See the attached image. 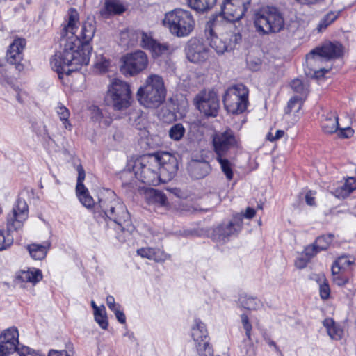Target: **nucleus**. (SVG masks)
<instances>
[{"label":"nucleus","instance_id":"423d86ee","mask_svg":"<svg viewBox=\"0 0 356 356\" xmlns=\"http://www.w3.org/2000/svg\"><path fill=\"white\" fill-rule=\"evenodd\" d=\"M163 22L172 35L179 38L188 36L195 26L191 13L180 8L167 13Z\"/></svg>","mask_w":356,"mask_h":356},{"label":"nucleus","instance_id":"39448f33","mask_svg":"<svg viewBox=\"0 0 356 356\" xmlns=\"http://www.w3.org/2000/svg\"><path fill=\"white\" fill-rule=\"evenodd\" d=\"M254 26L257 32L262 34L277 33L285 26L282 14L275 7H264L254 16Z\"/></svg>","mask_w":356,"mask_h":356},{"label":"nucleus","instance_id":"a211bd4d","mask_svg":"<svg viewBox=\"0 0 356 356\" xmlns=\"http://www.w3.org/2000/svg\"><path fill=\"white\" fill-rule=\"evenodd\" d=\"M213 145L216 157L228 156L229 151L237 145V139L229 129L213 135Z\"/></svg>","mask_w":356,"mask_h":356},{"label":"nucleus","instance_id":"c85d7f7f","mask_svg":"<svg viewBox=\"0 0 356 356\" xmlns=\"http://www.w3.org/2000/svg\"><path fill=\"white\" fill-rule=\"evenodd\" d=\"M124 10V7L118 0H106L104 8L101 10V15L107 17L110 15L121 14Z\"/></svg>","mask_w":356,"mask_h":356},{"label":"nucleus","instance_id":"338daca9","mask_svg":"<svg viewBox=\"0 0 356 356\" xmlns=\"http://www.w3.org/2000/svg\"><path fill=\"white\" fill-rule=\"evenodd\" d=\"M106 304L108 307H110L111 306L114 307V305L117 304L115 301V298L113 296H108L106 297Z\"/></svg>","mask_w":356,"mask_h":356},{"label":"nucleus","instance_id":"f257e3e1","mask_svg":"<svg viewBox=\"0 0 356 356\" xmlns=\"http://www.w3.org/2000/svg\"><path fill=\"white\" fill-rule=\"evenodd\" d=\"M78 12L70 8L68 12L67 24L64 25L60 41V51L56 53L51 60L52 69L58 74L60 79L70 75L82 66L87 65L92 50L90 42L95 33V22L88 19L81 24L77 35V25L79 24Z\"/></svg>","mask_w":356,"mask_h":356},{"label":"nucleus","instance_id":"052dcab7","mask_svg":"<svg viewBox=\"0 0 356 356\" xmlns=\"http://www.w3.org/2000/svg\"><path fill=\"white\" fill-rule=\"evenodd\" d=\"M305 201L308 205L313 206L315 204L314 193L309 191L305 195Z\"/></svg>","mask_w":356,"mask_h":356},{"label":"nucleus","instance_id":"20e7f679","mask_svg":"<svg viewBox=\"0 0 356 356\" xmlns=\"http://www.w3.org/2000/svg\"><path fill=\"white\" fill-rule=\"evenodd\" d=\"M139 103L146 108H157L162 104L166 97L163 79L157 74H150L136 94Z\"/></svg>","mask_w":356,"mask_h":356},{"label":"nucleus","instance_id":"9d476101","mask_svg":"<svg viewBox=\"0 0 356 356\" xmlns=\"http://www.w3.org/2000/svg\"><path fill=\"white\" fill-rule=\"evenodd\" d=\"M122 62V73L126 76H134L147 68L149 60L144 51L138 50L124 56Z\"/></svg>","mask_w":356,"mask_h":356},{"label":"nucleus","instance_id":"9b49d317","mask_svg":"<svg viewBox=\"0 0 356 356\" xmlns=\"http://www.w3.org/2000/svg\"><path fill=\"white\" fill-rule=\"evenodd\" d=\"M29 218V207L26 202L18 198L12 211L6 218V229L8 233L22 229L24 222Z\"/></svg>","mask_w":356,"mask_h":356},{"label":"nucleus","instance_id":"0eeeda50","mask_svg":"<svg viewBox=\"0 0 356 356\" xmlns=\"http://www.w3.org/2000/svg\"><path fill=\"white\" fill-rule=\"evenodd\" d=\"M132 171L141 182L149 185L160 183L158 159L156 154L143 155L133 161Z\"/></svg>","mask_w":356,"mask_h":356},{"label":"nucleus","instance_id":"e2e57ef3","mask_svg":"<svg viewBox=\"0 0 356 356\" xmlns=\"http://www.w3.org/2000/svg\"><path fill=\"white\" fill-rule=\"evenodd\" d=\"M48 356H70L66 350H51L48 353Z\"/></svg>","mask_w":356,"mask_h":356},{"label":"nucleus","instance_id":"79ce46f5","mask_svg":"<svg viewBox=\"0 0 356 356\" xmlns=\"http://www.w3.org/2000/svg\"><path fill=\"white\" fill-rule=\"evenodd\" d=\"M339 15V12H329L326 14L319 22L317 26L318 31H322L325 29L330 24H331L334 20H336Z\"/></svg>","mask_w":356,"mask_h":356},{"label":"nucleus","instance_id":"0e129e2a","mask_svg":"<svg viewBox=\"0 0 356 356\" xmlns=\"http://www.w3.org/2000/svg\"><path fill=\"white\" fill-rule=\"evenodd\" d=\"M115 316L116 318L118 319V322L124 324L126 323V316L122 309L118 311L117 313L115 314Z\"/></svg>","mask_w":356,"mask_h":356},{"label":"nucleus","instance_id":"7ed1b4c3","mask_svg":"<svg viewBox=\"0 0 356 356\" xmlns=\"http://www.w3.org/2000/svg\"><path fill=\"white\" fill-rule=\"evenodd\" d=\"M99 207L104 217L117 224L115 229L118 241L125 242L135 228L131 222L129 213L124 202L116 197L113 193H110L108 197L99 200Z\"/></svg>","mask_w":356,"mask_h":356},{"label":"nucleus","instance_id":"4468645a","mask_svg":"<svg viewBox=\"0 0 356 356\" xmlns=\"http://www.w3.org/2000/svg\"><path fill=\"white\" fill-rule=\"evenodd\" d=\"M251 0H224L221 6V15L225 22L233 24L240 20L248 10Z\"/></svg>","mask_w":356,"mask_h":356},{"label":"nucleus","instance_id":"f3484780","mask_svg":"<svg viewBox=\"0 0 356 356\" xmlns=\"http://www.w3.org/2000/svg\"><path fill=\"white\" fill-rule=\"evenodd\" d=\"M156 156L158 159L160 181L165 182L171 180L178 170L176 157L167 152H156Z\"/></svg>","mask_w":356,"mask_h":356},{"label":"nucleus","instance_id":"c03bdc74","mask_svg":"<svg viewBox=\"0 0 356 356\" xmlns=\"http://www.w3.org/2000/svg\"><path fill=\"white\" fill-rule=\"evenodd\" d=\"M185 131L186 130L183 124L181 123H177L170 127L169 130V136L172 140L179 141L184 136Z\"/></svg>","mask_w":356,"mask_h":356},{"label":"nucleus","instance_id":"4d7b16f0","mask_svg":"<svg viewBox=\"0 0 356 356\" xmlns=\"http://www.w3.org/2000/svg\"><path fill=\"white\" fill-rule=\"evenodd\" d=\"M291 86L292 89L298 93L302 94L305 91V88L302 84V82L300 79H294L293 81H292Z\"/></svg>","mask_w":356,"mask_h":356},{"label":"nucleus","instance_id":"69168bd1","mask_svg":"<svg viewBox=\"0 0 356 356\" xmlns=\"http://www.w3.org/2000/svg\"><path fill=\"white\" fill-rule=\"evenodd\" d=\"M346 289L349 291L348 296H353L356 293V285L350 284L349 285L345 286Z\"/></svg>","mask_w":356,"mask_h":356},{"label":"nucleus","instance_id":"2f4dec72","mask_svg":"<svg viewBox=\"0 0 356 356\" xmlns=\"http://www.w3.org/2000/svg\"><path fill=\"white\" fill-rule=\"evenodd\" d=\"M217 0H188V5L191 8L200 13L211 10L216 3Z\"/></svg>","mask_w":356,"mask_h":356},{"label":"nucleus","instance_id":"a878e982","mask_svg":"<svg viewBox=\"0 0 356 356\" xmlns=\"http://www.w3.org/2000/svg\"><path fill=\"white\" fill-rule=\"evenodd\" d=\"M50 247L51 242L46 241L42 244L32 243L28 245L26 249L32 259L42 260L46 257Z\"/></svg>","mask_w":356,"mask_h":356},{"label":"nucleus","instance_id":"37998d69","mask_svg":"<svg viewBox=\"0 0 356 356\" xmlns=\"http://www.w3.org/2000/svg\"><path fill=\"white\" fill-rule=\"evenodd\" d=\"M94 318L102 329L106 330L108 328V322L106 308L104 305H102V309L99 311L94 312Z\"/></svg>","mask_w":356,"mask_h":356},{"label":"nucleus","instance_id":"8fccbe9b","mask_svg":"<svg viewBox=\"0 0 356 356\" xmlns=\"http://www.w3.org/2000/svg\"><path fill=\"white\" fill-rule=\"evenodd\" d=\"M333 282L339 286H345L349 285V278L346 275L341 273V271H332Z\"/></svg>","mask_w":356,"mask_h":356},{"label":"nucleus","instance_id":"ddd939ff","mask_svg":"<svg viewBox=\"0 0 356 356\" xmlns=\"http://www.w3.org/2000/svg\"><path fill=\"white\" fill-rule=\"evenodd\" d=\"M242 227V215L235 214L230 221L222 222L214 228L212 234L213 240L219 243H225L231 237L237 236Z\"/></svg>","mask_w":356,"mask_h":356},{"label":"nucleus","instance_id":"774afa93","mask_svg":"<svg viewBox=\"0 0 356 356\" xmlns=\"http://www.w3.org/2000/svg\"><path fill=\"white\" fill-rule=\"evenodd\" d=\"M110 310H111L114 314L117 313L118 311H120L122 308L121 306L119 304L114 305V307L111 306L108 307Z\"/></svg>","mask_w":356,"mask_h":356},{"label":"nucleus","instance_id":"412c9836","mask_svg":"<svg viewBox=\"0 0 356 356\" xmlns=\"http://www.w3.org/2000/svg\"><path fill=\"white\" fill-rule=\"evenodd\" d=\"M188 59L193 63H200L209 58L210 49L199 40L191 39L186 48Z\"/></svg>","mask_w":356,"mask_h":356},{"label":"nucleus","instance_id":"aec40b11","mask_svg":"<svg viewBox=\"0 0 356 356\" xmlns=\"http://www.w3.org/2000/svg\"><path fill=\"white\" fill-rule=\"evenodd\" d=\"M343 55V47L339 42H328L321 47L313 49L307 56V59L318 61L321 58L334 59Z\"/></svg>","mask_w":356,"mask_h":356},{"label":"nucleus","instance_id":"f8f14e48","mask_svg":"<svg viewBox=\"0 0 356 356\" xmlns=\"http://www.w3.org/2000/svg\"><path fill=\"white\" fill-rule=\"evenodd\" d=\"M194 104L198 111L207 117H215L220 108L217 94L213 90H204L194 98Z\"/></svg>","mask_w":356,"mask_h":356},{"label":"nucleus","instance_id":"c756f323","mask_svg":"<svg viewBox=\"0 0 356 356\" xmlns=\"http://www.w3.org/2000/svg\"><path fill=\"white\" fill-rule=\"evenodd\" d=\"M238 306L248 310H257L263 307L262 302L254 297L242 295L238 298Z\"/></svg>","mask_w":356,"mask_h":356},{"label":"nucleus","instance_id":"3c124183","mask_svg":"<svg viewBox=\"0 0 356 356\" xmlns=\"http://www.w3.org/2000/svg\"><path fill=\"white\" fill-rule=\"evenodd\" d=\"M321 251V250H318V248L314 242L312 245L307 246L305 248L302 254L310 261L312 258H313Z\"/></svg>","mask_w":356,"mask_h":356},{"label":"nucleus","instance_id":"603ef678","mask_svg":"<svg viewBox=\"0 0 356 356\" xmlns=\"http://www.w3.org/2000/svg\"><path fill=\"white\" fill-rule=\"evenodd\" d=\"M170 259V255L165 253L163 250L160 249L154 248L152 252V257L151 260H154L156 262L165 261L167 259Z\"/></svg>","mask_w":356,"mask_h":356},{"label":"nucleus","instance_id":"72a5a7b5","mask_svg":"<svg viewBox=\"0 0 356 356\" xmlns=\"http://www.w3.org/2000/svg\"><path fill=\"white\" fill-rule=\"evenodd\" d=\"M193 176L196 179H200L205 177L209 170V165L207 162H193L191 165Z\"/></svg>","mask_w":356,"mask_h":356},{"label":"nucleus","instance_id":"2eb2a0df","mask_svg":"<svg viewBox=\"0 0 356 356\" xmlns=\"http://www.w3.org/2000/svg\"><path fill=\"white\" fill-rule=\"evenodd\" d=\"M321 127L324 134H336L339 138H349L354 134L353 129L350 127H340L338 115L334 111L326 112L321 115Z\"/></svg>","mask_w":356,"mask_h":356},{"label":"nucleus","instance_id":"7c9ffc66","mask_svg":"<svg viewBox=\"0 0 356 356\" xmlns=\"http://www.w3.org/2000/svg\"><path fill=\"white\" fill-rule=\"evenodd\" d=\"M145 198L149 204H157L159 206H165L167 202V198L164 193L152 188L146 191Z\"/></svg>","mask_w":356,"mask_h":356},{"label":"nucleus","instance_id":"a19ab883","mask_svg":"<svg viewBox=\"0 0 356 356\" xmlns=\"http://www.w3.org/2000/svg\"><path fill=\"white\" fill-rule=\"evenodd\" d=\"M19 333L18 330L15 327H9L5 330L0 334V340L18 343L19 344Z\"/></svg>","mask_w":356,"mask_h":356},{"label":"nucleus","instance_id":"6e6d98bb","mask_svg":"<svg viewBox=\"0 0 356 356\" xmlns=\"http://www.w3.org/2000/svg\"><path fill=\"white\" fill-rule=\"evenodd\" d=\"M153 250L152 248H142L137 250V254L141 257L152 259Z\"/></svg>","mask_w":356,"mask_h":356},{"label":"nucleus","instance_id":"393cba45","mask_svg":"<svg viewBox=\"0 0 356 356\" xmlns=\"http://www.w3.org/2000/svg\"><path fill=\"white\" fill-rule=\"evenodd\" d=\"M16 279L18 282H29L35 285L42 279V273L40 269L29 268L27 270L19 271L17 275Z\"/></svg>","mask_w":356,"mask_h":356},{"label":"nucleus","instance_id":"4c0bfd02","mask_svg":"<svg viewBox=\"0 0 356 356\" xmlns=\"http://www.w3.org/2000/svg\"><path fill=\"white\" fill-rule=\"evenodd\" d=\"M56 111L63 123V127L66 129L71 130L72 124L68 120L70 115L69 110L64 105L59 103L56 108Z\"/></svg>","mask_w":356,"mask_h":356},{"label":"nucleus","instance_id":"f704fd0d","mask_svg":"<svg viewBox=\"0 0 356 356\" xmlns=\"http://www.w3.org/2000/svg\"><path fill=\"white\" fill-rule=\"evenodd\" d=\"M216 160L220 165L222 172L225 174L227 180L230 181L233 179L234 164L227 159V156H218Z\"/></svg>","mask_w":356,"mask_h":356},{"label":"nucleus","instance_id":"bf43d9fd","mask_svg":"<svg viewBox=\"0 0 356 356\" xmlns=\"http://www.w3.org/2000/svg\"><path fill=\"white\" fill-rule=\"evenodd\" d=\"M309 260L302 254L301 257L298 258L295 261V265L298 268L302 269L306 267Z\"/></svg>","mask_w":356,"mask_h":356},{"label":"nucleus","instance_id":"bb28decb","mask_svg":"<svg viewBox=\"0 0 356 356\" xmlns=\"http://www.w3.org/2000/svg\"><path fill=\"white\" fill-rule=\"evenodd\" d=\"M328 335L332 339L340 340L343 335V330L340 325L336 323L332 318H327L323 321Z\"/></svg>","mask_w":356,"mask_h":356},{"label":"nucleus","instance_id":"e433bc0d","mask_svg":"<svg viewBox=\"0 0 356 356\" xmlns=\"http://www.w3.org/2000/svg\"><path fill=\"white\" fill-rule=\"evenodd\" d=\"M303 104L302 99L299 96H294L291 97L288 102L287 106L285 108V113L290 114L293 113V114H296L299 113L300 109L302 108Z\"/></svg>","mask_w":356,"mask_h":356},{"label":"nucleus","instance_id":"1a4fd4ad","mask_svg":"<svg viewBox=\"0 0 356 356\" xmlns=\"http://www.w3.org/2000/svg\"><path fill=\"white\" fill-rule=\"evenodd\" d=\"M106 98L115 110L121 111L131 105V91L128 83L118 79L112 81L108 87Z\"/></svg>","mask_w":356,"mask_h":356},{"label":"nucleus","instance_id":"ea45409f","mask_svg":"<svg viewBox=\"0 0 356 356\" xmlns=\"http://www.w3.org/2000/svg\"><path fill=\"white\" fill-rule=\"evenodd\" d=\"M111 66V60L104 55L96 56L95 69L100 73H105L108 71Z\"/></svg>","mask_w":356,"mask_h":356},{"label":"nucleus","instance_id":"cd10ccee","mask_svg":"<svg viewBox=\"0 0 356 356\" xmlns=\"http://www.w3.org/2000/svg\"><path fill=\"white\" fill-rule=\"evenodd\" d=\"M355 265V258L350 255H343L338 257L332 266V271H348L353 269Z\"/></svg>","mask_w":356,"mask_h":356},{"label":"nucleus","instance_id":"de8ad7c7","mask_svg":"<svg viewBox=\"0 0 356 356\" xmlns=\"http://www.w3.org/2000/svg\"><path fill=\"white\" fill-rule=\"evenodd\" d=\"M332 240H333L332 235H331V234L323 235V236H321L318 237L316 239L315 243H316L317 247L318 248V250L323 251V250H325L328 248V247L330 246Z\"/></svg>","mask_w":356,"mask_h":356},{"label":"nucleus","instance_id":"09e8293b","mask_svg":"<svg viewBox=\"0 0 356 356\" xmlns=\"http://www.w3.org/2000/svg\"><path fill=\"white\" fill-rule=\"evenodd\" d=\"M199 356H214L213 350L209 341L195 346Z\"/></svg>","mask_w":356,"mask_h":356},{"label":"nucleus","instance_id":"dca6fc26","mask_svg":"<svg viewBox=\"0 0 356 356\" xmlns=\"http://www.w3.org/2000/svg\"><path fill=\"white\" fill-rule=\"evenodd\" d=\"M131 34L136 38L140 47L149 51L154 58L168 52L169 45L166 43H160L156 41L153 38L151 33H146L138 30L132 32Z\"/></svg>","mask_w":356,"mask_h":356},{"label":"nucleus","instance_id":"864d4df0","mask_svg":"<svg viewBox=\"0 0 356 356\" xmlns=\"http://www.w3.org/2000/svg\"><path fill=\"white\" fill-rule=\"evenodd\" d=\"M12 83V80L6 69H0V84L3 86Z\"/></svg>","mask_w":356,"mask_h":356},{"label":"nucleus","instance_id":"5fc2aeb1","mask_svg":"<svg viewBox=\"0 0 356 356\" xmlns=\"http://www.w3.org/2000/svg\"><path fill=\"white\" fill-rule=\"evenodd\" d=\"M78 178L76 188L83 189L85 187L83 184V181L85 179V171L81 165L78 166Z\"/></svg>","mask_w":356,"mask_h":356},{"label":"nucleus","instance_id":"c9c22d12","mask_svg":"<svg viewBox=\"0 0 356 356\" xmlns=\"http://www.w3.org/2000/svg\"><path fill=\"white\" fill-rule=\"evenodd\" d=\"M76 195L80 202L86 208H91L94 205L93 198L90 195L88 188L85 186L83 189L76 188Z\"/></svg>","mask_w":356,"mask_h":356},{"label":"nucleus","instance_id":"6ab92c4d","mask_svg":"<svg viewBox=\"0 0 356 356\" xmlns=\"http://www.w3.org/2000/svg\"><path fill=\"white\" fill-rule=\"evenodd\" d=\"M26 40L22 38L17 37L13 42L9 45L6 58L7 62L15 66V69L22 72L24 70V65L22 63L24 54L23 51L26 47Z\"/></svg>","mask_w":356,"mask_h":356},{"label":"nucleus","instance_id":"13d9d810","mask_svg":"<svg viewBox=\"0 0 356 356\" xmlns=\"http://www.w3.org/2000/svg\"><path fill=\"white\" fill-rule=\"evenodd\" d=\"M285 134L284 131L283 130H277L275 135H273L271 132L268 133L266 136V138L271 142H274L277 140L282 138Z\"/></svg>","mask_w":356,"mask_h":356},{"label":"nucleus","instance_id":"473e14b6","mask_svg":"<svg viewBox=\"0 0 356 356\" xmlns=\"http://www.w3.org/2000/svg\"><path fill=\"white\" fill-rule=\"evenodd\" d=\"M91 115L92 120L98 122L99 126L108 127L112 122V118L107 115V113L97 106L92 107Z\"/></svg>","mask_w":356,"mask_h":356},{"label":"nucleus","instance_id":"680f3d73","mask_svg":"<svg viewBox=\"0 0 356 356\" xmlns=\"http://www.w3.org/2000/svg\"><path fill=\"white\" fill-rule=\"evenodd\" d=\"M241 214L242 215L243 218H245L248 219H251L255 216L256 211H255V209H254L252 208L248 207L245 210V212L244 213H241Z\"/></svg>","mask_w":356,"mask_h":356},{"label":"nucleus","instance_id":"a18cd8bd","mask_svg":"<svg viewBox=\"0 0 356 356\" xmlns=\"http://www.w3.org/2000/svg\"><path fill=\"white\" fill-rule=\"evenodd\" d=\"M13 237L7 231L0 229V251L8 249L13 243Z\"/></svg>","mask_w":356,"mask_h":356},{"label":"nucleus","instance_id":"6e6552de","mask_svg":"<svg viewBox=\"0 0 356 356\" xmlns=\"http://www.w3.org/2000/svg\"><path fill=\"white\" fill-rule=\"evenodd\" d=\"M223 103L229 113L238 114L244 112L248 104V89L243 84L229 87L224 95Z\"/></svg>","mask_w":356,"mask_h":356},{"label":"nucleus","instance_id":"5701e85b","mask_svg":"<svg viewBox=\"0 0 356 356\" xmlns=\"http://www.w3.org/2000/svg\"><path fill=\"white\" fill-rule=\"evenodd\" d=\"M191 337L195 345L202 344L203 342L209 341L208 331L206 325L200 319H195L191 326Z\"/></svg>","mask_w":356,"mask_h":356},{"label":"nucleus","instance_id":"58836bf2","mask_svg":"<svg viewBox=\"0 0 356 356\" xmlns=\"http://www.w3.org/2000/svg\"><path fill=\"white\" fill-rule=\"evenodd\" d=\"M18 343L0 340V356H8L14 352H17L22 347Z\"/></svg>","mask_w":356,"mask_h":356},{"label":"nucleus","instance_id":"b1692460","mask_svg":"<svg viewBox=\"0 0 356 356\" xmlns=\"http://www.w3.org/2000/svg\"><path fill=\"white\" fill-rule=\"evenodd\" d=\"M241 325L245 330L246 339L243 341L244 343L247 344V348H244L245 353L248 356H252L254 354V348L252 344V325L250 321L248 316L243 313L240 316Z\"/></svg>","mask_w":356,"mask_h":356},{"label":"nucleus","instance_id":"4be33fe9","mask_svg":"<svg viewBox=\"0 0 356 356\" xmlns=\"http://www.w3.org/2000/svg\"><path fill=\"white\" fill-rule=\"evenodd\" d=\"M356 190V178L348 177L331 190L332 194L338 199H345Z\"/></svg>","mask_w":356,"mask_h":356},{"label":"nucleus","instance_id":"49530a36","mask_svg":"<svg viewBox=\"0 0 356 356\" xmlns=\"http://www.w3.org/2000/svg\"><path fill=\"white\" fill-rule=\"evenodd\" d=\"M319 283L320 296L323 300H327L330 295V289L327 280L323 275H320L318 280Z\"/></svg>","mask_w":356,"mask_h":356},{"label":"nucleus","instance_id":"f03ea898","mask_svg":"<svg viewBox=\"0 0 356 356\" xmlns=\"http://www.w3.org/2000/svg\"><path fill=\"white\" fill-rule=\"evenodd\" d=\"M205 35L210 47L218 55L233 51L242 40L234 24L225 22L222 17L207 23Z\"/></svg>","mask_w":356,"mask_h":356}]
</instances>
